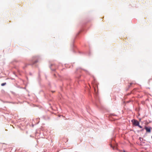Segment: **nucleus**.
I'll list each match as a JSON object with an SVG mask.
<instances>
[{
	"label": "nucleus",
	"mask_w": 152,
	"mask_h": 152,
	"mask_svg": "<svg viewBox=\"0 0 152 152\" xmlns=\"http://www.w3.org/2000/svg\"><path fill=\"white\" fill-rule=\"evenodd\" d=\"M112 148H113V149H114V148L113 147H112Z\"/></svg>",
	"instance_id": "obj_7"
},
{
	"label": "nucleus",
	"mask_w": 152,
	"mask_h": 152,
	"mask_svg": "<svg viewBox=\"0 0 152 152\" xmlns=\"http://www.w3.org/2000/svg\"><path fill=\"white\" fill-rule=\"evenodd\" d=\"M139 127H140V128H142V127L139 124L138 126H137Z\"/></svg>",
	"instance_id": "obj_4"
},
{
	"label": "nucleus",
	"mask_w": 152,
	"mask_h": 152,
	"mask_svg": "<svg viewBox=\"0 0 152 152\" xmlns=\"http://www.w3.org/2000/svg\"><path fill=\"white\" fill-rule=\"evenodd\" d=\"M132 122L133 125L135 126H138L139 124V122L137 120H133L132 121Z\"/></svg>",
	"instance_id": "obj_1"
},
{
	"label": "nucleus",
	"mask_w": 152,
	"mask_h": 152,
	"mask_svg": "<svg viewBox=\"0 0 152 152\" xmlns=\"http://www.w3.org/2000/svg\"><path fill=\"white\" fill-rule=\"evenodd\" d=\"M133 83H130V86L132 84H133Z\"/></svg>",
	"instance_id": "obj_5"
},
{
	"label": "nucleus",
	"mask_w": 152,
	"mask_h": 152,
	"mask_svg": "<svg viewBox=\"0 0 152 152\" xmlns=\"http://www.w3.org/2000/svg\"><path fill=\"white\" fill-rule=\"evenodd\" d=\"M111 147H112V146H113L111 145Z\"/></svg>",
	"instance_id": "obj_6"
},
{
	"label": "nucleus",
	"mask_w": 152,
	"mask_h": 152,
	"mask_svg": "<svg viewBox=\"0 0 152 152\" xmlns=\"http://www.w3.org/2000/svg\"><path fill=\"white\" fill-rule=\"evenodd\" d=\"M112 148H113V149H114V148L113 147H112Z\"/></svg>",
	"instance_id": "obj_8"
},
{
	"label": "nucleus",
	"mask_w": 152,
	"mask_h": 152,
	"mask_svg": "<svg viewBox=\"0 0 152 152\" xmlns=\"http://www.w3.org/2000/svg\"><path fill=\"white\" fill-rule=\"evenodd\" d=\"M6 84V83H2L1 84V85L2 86H4Z\"/></svg>",
	"instance_id": "obj_3"
},
{
	"label": "nucleus",
	"mask_w": 152,
	"mask_h": 152,
	"mask_svg": "<svg viewBox=\"0 0 152 152\" xmlns=\"http://www.w3.org/2000/svg\"><path fill=\"white\" fill-rule=\"evenodd\" d=\"M124 152H125L124 151Z\"/></svg>",
	"instance_id": "obj_9"
},
{
	"label": "nucleus",
	"mask_w": 152,
	"mask_h": 152,
	"mask_svg": "<svg viewBox=\"0 0 152 152\" xmlns=\"http://www.w3.org/2000/svg\"><path fill=\"white\" fill-rule=\"evenodd\" d=\"M145 129L146 130V132L149 133L151 132V128H148L147 127H145Z\"/></svg>",
	"instance_id": "obj_2"
}]
</instances>
